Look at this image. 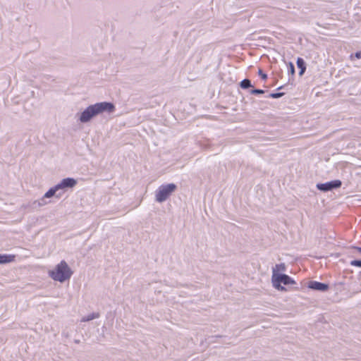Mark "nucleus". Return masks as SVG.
<instances>
[{"instance_id": "423d86ee", "label": "nucleus", "mask_w": 361, "mask_h": 361, "mask_svg": "<svg viewBox=\"0 0 361 361\" xmlns=\"http://www.w3.org/2000/svg\"><path fill=\"white\" fill-rule=\"evenodd\" d=\"M341 181L339 180H335L325 183L317 184V188L323 192H327L334 188H338L341 186Z\"/></svg>"}, {"instance_id": "39448f33", "label": "nucleus", "mask_w": 361, "mask_h": 361, "mask_svg": "<svg viewBox=\"0 0 361 361\" xmlns=\"http://www.w3.org/2000/svg\"><path fill=\"white\" fill-rule=\"evenodd\" d=\"M271 283L272 286L277 289L278 290L281 291H286V288L281 286L283 283V285H289V284H294L295 281L288 275L286 274H280V275H274L271 276Z\"/></svg>"}, {"instance_id": "412c9836", "label": "nucleus", "mask_w": 361, "mask_h": 361, "mask_svg": "<svg viewBox=\"0 0 361 361\" xmlns=\"http://www.w3.org/2000/svg\"><path fill=\"white\" fill-rule=\"evenodd\" d=\"M75 343H80V340H75Z\"/></svg>"}, {"instance_id": "aec40b11", "label": "nucleus", "mask_w": 361, "mask_h": 361, "mask_svg": "<svg viewBox=\"0 0 361 361\" xmlns=\"http://www.w3.org/2000/svg\"><path fill=\"white\" fill-rule=\"evenodd\" d=\"M355 249H356L359 252L361 253V247H355Z\"/></svg>"}, {"instance_id": "f257e3e1", "label": "nucleus", "mask_w": 361, "mask_h": 361, "mask_svg": "<svg viewBox=\"0 0 361 361\" xmlns=\"http://www.w3.org/2000/svg\"><path fill=\"white\" fill-rule=\"evenodd\" d=\"M115 111V106L113 103L102 102H98L87 106L79 114L78 120L85 123L91 121L94 117L104 113H113Z\"/></svg>"}, {"instance_id": "7ed1b4c3", "label": "nucleus", "mask_w": 361, "mask_h": 361, "mask_svg": "<svg viewBox=\"0 0 361 361\" xmlns=\"http://www.w3.org/2000/svg\"><path fill=\"white\" fill-rule=\"evenodd\" d=\"M77 184V180L73 178H66L63 179L59 183L56 185L54 187L51 188L47 192L46 197L55 196L56 198H60L61 196V193H57L59 190L65 188H72Z\"/></svg>"}, {"instance_id": "f8f14e48", "label": "nucleus", "mask_w": 361, "mask_h": 361, "mask_svg": "<svg viewBox=\"0 0 361 361\" xmlns=\"http://www.w3.org/2000/svg\"><path fill=\"white\" fill-rule=\"evenodd\" d=\"M297 66L300 69L299 75H302L306 70V66L304 60L301 58H298Z\"/></svg>"}, {"instance_id": "0eeeda50", "label": "nucleus", "mask_w": 361, "mask_h": 361, "mask_svg": "<svg viewBox=\"0 0 361 361\" xmlns=\"http://www.w3.org/2000/svg\"><path fill=\"white\" fill-rule=\"evenodd\" d=\"M307 287L312 290L325 292L329 289V285L318 281H312L308 283Z\"/></svg>"}, {"instance_id": "dca6fc26", "label": "nucleus", "mask_w": 361, "mask_h": 361, "mask_svg": "<svg viewBox=\"0 0 361 361\" xmlns=\"http://www.w3.org/2000/svg\"><path fill=\"white\" fill-rule=\"evenodd\" d=\"M351 265L361 267V260H353L350 262Z\"/></svg>"}, {"instance_id": "9d476101", "label": "nucleus", "mask_w": 361, "mask_h": 361, "mask_svg": "<svg viewBox=\"0 0 361 361\" xmlns=\"http://www.w3.org/2000/svg\"><path fill=\"white\" fill-rule=\"evenodd\" d=\"M14 255H1L0 254V264H6L14 260Z\"/></svg>"}, {"instance_id": "4468645a", "label": "nucleus", "mask_w": 361, "mask_h": 361, "mask_svg": "<svg viewBox=\"0 0 361 361\" xmlns=\"http://www.w3.org/2000/svg\"><path fill=\"white\" fill-rule=\"evenodd\" d=\"M250 93L252 94H264V91L263 90L254 89V90H251Z\"/></svg>"}, {"instance_id": "1a4fd4ad", "label": "nucleus", "mask_w": 361, "mask_h": 361, "mask_svg": "<svg viewBox=\"0 0 361 361\" xmlns=\"http://www.w3.org/2000/svg\"><path fill=\"white\" fill-rule=\"evenodd\" d=\"M53 196H48V197H46V193L44 195V196L38 200H36L33 202V204L35 205H37V207H43L46 204H47L48 203H49L50 202H48L46 200L47 198H51Z\"/></svg>"}, {"instance_id": "6e6552de", "label": "nucleus", "mask_w": 361, "mask_h": 361, "mask_svg": "<svg viewBox=\"0 0 361 361\" xmlns=\"http://www.w3.org/2000/svg\"><path fill=\"white\" fill-rule=\"evenodd\" d=\"M286 271V265L283 263L276 264L272 267V276L280 275V272H284Z\"/></svg>"}, {"instance_id": "f03ea898", "label": "nucleus", "mask_w": 361, "mask_h": 361, "mask_svg": "<svg viewBox=\"0 0 361 361\" xmlns=\"http://www.w3.org/2000/svg\"><path fill=\"white\" fill-rule=\"evenodd\" d=\"M73 274L71 269L66 261L62 260L55 268L49 271V276L56 281L63 283L69 280Z\"/></svg>"}, {"instance_id": "6ab92c4d", "label": "nucleus", "mask_w": 361, "mask_h": 361, "mask_svg": "<svg viewBox=\"0 0 361 361\" xmlns=\"http://www.w3.org/2000/svg\"><path fill=\"white\" fill-rule=\"evenodd\" d=\"M355 56L357 59H361V51L356 52Z\"/></svg>"}, {"instance_id": "f3484780", "label": "nucleus", "mask_w": 361, "mask_h": 361, "mask_svg": "<svg viewBox=\"0 0 361 361\" xmlns=\"http://www.w3.org/2000/svg\"><path fill=\"white\" fill-rule=\"evenodd\" d=\"M289 68H290L289 71H290V74L293 75L295 73V68H294L293 64L291 62L289 63Z\"/></svg>"}, {"instance_id": "9b49d317", "label": "nucleus", "mask_w": 361, "mask_h": 361, "mask_svg": "<svg viewBox=\"0 0 361 361\" xmlns=\"http://www.w3.org/2000/svg\"><path fill=\"white\" fill-rule=\"evenodd\" d=\"M100 317V314L99 312H92L85 317H83L81 319L82 322H89L95 319H98Z\"/></svg>"}, {"instance_id": "2eb2a0df", "label": "nucleus", "mask_w": 361, "mask_h": 361, "mask_svg": "<svg viewBox=\"0 0 361 361\" xmlns=\"http://www.w3.org/2000/svg\"><path fill=\"white\" fill-rule=\"evenodd\" d=\"M284 93L279 92V93H272L270 94V97L272 98H279L283 95Z\"/></svg>"}, {"instance_id": "ddd939ff", "label": "nucleus", "mask_w": 361, "mask_h": 361, "mask_svg": "<svg viewBox=\"0 0 361 361\" xmlns=\"http://www.w3.org/2000/svg\"><path fill=\"white\" fill-rule=\"evenodd\" d=\"M240 87L243 89H247L250 87H252L251 82L249 79H244L240 82Z\"/></svg>"}, {"instance_id": "20e7f679", "label": "nucleus", "mask_w": 361, "mask_h": 361, "mask_svg": "<svg viewBox=\"0 0 361 361\" xmlns=\"http://www.w3.org/2000/svg\"><path fill=\"white\" fill-rule=\"evenodd\" d=\"M177 186L174 183L162 185L155 192V200L158 202L166 201L170 195L175 192Z\"/></svg>"}, {"instance_id": "a211bd4d", "label": "nucleus", "mask_w": 361, "mask_h": 361, "mask_svg": "<svg viewBox=\"0 0 361 361\" xmlns=\"http://www.w3.org/2000/svg\"><path fill=\"white\" fill-rule=\"evenodd\" d=\"M259 75L262 77L263 80H265L267 78V75L262 73V70H259Z\"/></svg>"}]
</instances>
